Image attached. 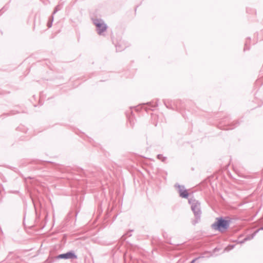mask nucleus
Wrapping results in <instances>:
<instances>
[{
  "mask_svg": "<svg viewBox=\"0 0 263 263\" xmlns=\"http://www.w3.org/2000/svg\"><path fill=\"white\" fill-rule=\"evenodd\" d=\"M157 157L158 159L161 160V161L163 162H164L166 160V157H163L161 154H158Z\"/></svg>",
  "mask_w": 263,
  "mask_h": 263,
  "instance_id": "nucleus-6",
  "label": "nucleus"
},
{
  "mask_svg": "<svg viewBox=\"0 0 263 263\" xmlns=\"http://www.w3.org/2000/svg\"><path fill=\"white\" fill-rule=\"evenodd\" d=\"M251 239H252V238H251V236H247L245 238H244V241H246L247 240H249Z\"/></svg>",
  "mask_w": 263,
  "mask_h": 263,
  "instance_id": "nucleus-11",
  "label": "nucleus"
},
{
  "mask_svg": "<svg viewBox=\"0 0 263 263\" xmlns=\"http://www.w3.org/2000/svg\"><path fill=\"white\" fill-rule=\"evenodd\" d=\"M259 231H260V230H259V229H257V230H256V231L254 232V233H256V234H257V233Z\"/></svg>",
  "mask_w": 263,
  "mask_h": 263,
  "instance_id": "nucleus-16",
  "label": "nucleus"
},
{
  "mask_svg": "<svg viewBox=\"0 0 263 263\" xmlns=\"http://www.w3.org/2000/svg\"><path fill=\"white\" fill-rule=\"evenodd\" d=\"M78 258L77 255L74 253V251H71L66 253L60 254L57 256V259H76Z\"/></svg>",
  "mask_w": 263,
  "mask_h": 263,
  "instance_id": "nucleus-4",
  "label": "nucleus"
},
{
  "mask_svg": "<svg viewBox=\"0 0 263 263\" xmlns=\"http://www.w3.org/2000/svg\"><path fill=\"white\" fill-rule=\"evenodd\" d=\"M189 203L191 205V209L194 213L196 218V223H197L200 220L201 215L200 203L193 198H190L189 199Z\"/></svg>",
  "mask_w": 263,
  "mask_h": 263,
  "instance_id": "nucleus-2",
  "label": "nucleus"
},
{
  "mask_svg": "<svg viewBox=\"0 0 263 263\" xmlns=\"http://www.w3.org/2000/svg\"><path fill=\"white\" fill-rule=\"evenodd\" d=\"M249 47H247V42L245 43V47H244V50H246L247 49H249Z\"/></svg>",
  "mask_w": 263,
  "mask_h": 263,
  "instance_id": "nucleus-12",
  "label": "nucleus"
},
{
  "mask_svg": "<svg viewBox=\"0 0 263 263\" xmlns=\"http://www.w3.org/2000/svg\"><path fill=\"white\" fill-rule=\"evenodd\" d=\"M93 24L97 27V32L99 35H101L107 29V25L102 20L95 19L93 20Z\"/></svg>",
  "mask_w": 263,
  "mask_h": 263,
  "instance_id": "nucleus-3",
  "label": "nucleus"
},
{
  "mask_svg": "<svg viewBox=\"0 0 263 263\" xmlns=\"http://www.w3.org/2000/svg\"><path fill=\"white\" fill-rule=\"evenodd\" d=\"M53 21V16H52L51 19L50 20H49L48 22L47 23V26L48 28H50L52 26Z\"/></svg>",
  "mask_w": 263,
  "mask_h": 263,
  "instance_id": "nucleus-9",
  "label": "nucleus"
},
{
  "mask_svg": "<svg viewBox=\"0 0 263 263\" xmlns=\"http://www.w3.org/2000/svg\"><path fill=\"white\" fill-rule=\"evenodd\" d=\"M245 241H244V239H243L242 240L240 241L239 242L240 243H244Z\"/></svg>",
  "mask_w": 263,
  "mask_h": 263,
  "instance_id": "nucleus-15",
  "label": "nucleus"
},
{
  "mask_svg": "<svg viewBox=\"0 0 263 263\" xmlns=\"http://www.w3.org/2000/svg\"><path fill=\"white\" fill-rule=\"evenodd\" d=\"M235 247V245H230L228 246L224 249L225 251H229L231 250H232Z\"/></svg>",
  "mask_w": 263,
  "mask_h": 263,
  "instance_id": "nucleus-8",
  "label": "nucleus"
},
{
  "mask_svg": "<svg viewBox=\"0 0 263 263\" xmlns=\"http://www.w3.org/2000/svg\"><path fill=\"white\" fill-rule=\"evenodd\" d=\"M175 186L178 189L180 196L182 198H187L189 197V194L186 190L184 189V186L179 184H176Z\"/></svg>",
  "mask_w": 263,
  "mask_h": 263,
  "instance_id": "nucleus-5",
  "label": "nucleus"
},
{
  "mask_svg": "<svg viewBox=\"0 0 263 263\" xmlns=\"http://www.w3.org/2000/svg\"><path fill=\"white\" fill-rule=\"evenodd\" d=\"M259 230H263V227H260L259 229Z\"/></svg>",
  "mask_w": 263,
  "mask_h": 263,
  "instance_id": "nucleus-18",
  "label": "nucleus"
},
{
  "mask_svg": "<svg viewBox=\"0 0 263 263\" xmlns=\"http://www.w3.org/2000/svg\"><path fill=\"white\" fill-rule=\"evenodd\" d=\"M62 8V6L60 5H58V6H57L55 7V8H54V10L53 12V14H54L55 13H56L58 11L60 10Z\"/></svg>",
  "mask_w": 263,
  "mask_h": 263,
  "instance_id": "nucleus-7",
  "label": "nucleus"
},
{
  "mask_svg": "<svg viewBox=\"0 0 263 263\" xmlns=\"http://www.w3.org/2000/svg\"><path fill=\"white\" fill-rule=\"evenodd\" d=\"M202 257H203L202 256V257H198L195 258V259L192 260L190 263H194L197 260H198V259H199L200 258H202Z\"/></svg>",
  "mask_w": 263,
  "mask_h": 263,
  "instance_id": "nucleus-10",
  "label": "nucleus"
},
{
  "mask_svg": "<svg viewBox=\"0 0 263 263\" xmlns=\"http://www.w3.org/2000/svg\"><path fill=\"white\" fill-rule=\"evenodd\" d=\"M157 106V104L155 103V104H153L151 105V107H155Z\"/></svg>",
  "mask_w": 263,
  "mask_h": 263,
  "instance_id": "nucleus-14",
  "label": "nucleus"
},
{
  "mask_svg": "<svg viewBox=\"0 0 263 263\" xmlns=\"http://www.w3.org/2000/svg\"><path fill=\"white\" fill-rule=\"evenodd\" d=\"M116 50H118V51H121V50H120V49H119V46H116Z\"/></svg>",
  "mask_w": 263,
  "mask_h": 263,
  "instance_id": "nucleus-17",
  "label": "nucleus"
},
{
  "mask_svg": "<svg viewBox=\"0 0 263 263\" xmlns=\"http://www.w3.org/2000/svg\"><path fill=\"white\" fill-rule=\"evenodd\" d=\"M256 235V233L254 232L253 234H252L251 236V238L253 239Z\"/></svg>",
  "mask_w": 263,
  "mask_h": 263,
  "instance_id": "nucleus-13",
  "label": "nucleus"
},
{
  "mask_svg": "<svg viewBox=\"0 0 263 263\" xmlns=\"http://www.w3.org/2000/svg\"><path fill=\"white\" fill-rule=\"evenodd\" d=\"M230 222V220H226L222 217H217L216 221L211 225V228L214 230L222 232L229 228Z\"/></svg>",
  "mask_w": 263,
  "mask_h": 263,
  "instance_id": "nucleus-1",
  "label": "nucleus"
}]
</instances>
